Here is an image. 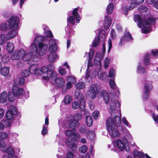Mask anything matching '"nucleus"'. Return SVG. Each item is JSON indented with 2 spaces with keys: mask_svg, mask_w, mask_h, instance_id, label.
<instances>
[{
  "mask_svg": "<svg viewBox=\"0 0 158 158\" xmlns=\"http://www.w3.org/2000/svg\"><path fill=\"white\" fill-rule=\"evenodd\" d=\"M7 99V94L6 92H3L1 94L0 96V102L1 103L5 102Z\"/></svg>",
  "mask_w": 158,
  "mask_h": 158,
  "instance_id": "nucleus-35",
  "label": "nucleus"
},
{
  "mask_svg": "<svg viewBox=\"0 0 158 158\" xmlns=\"http://www.w3.org/2000/svg\"><path fill=\"white\" fill-rule=\"evenodd\" d=\"M85 103L84 101L82 99L80 102V104L77 101H74L72 103V107L73 109L76 110L79 107L81 111H84L85 109Z\"/></svg>",
  "mask_w": 158,
  "mask_h": 158,
  "instance_id": "nucleus-18",
  "label": "nucleus"
},
{
  "mask_svg": "<svg viewBox=\"0 0 158 158\" xmlns=\"http://www.w3.org/2000/svg\"><path fill=\"white\" fill-rule=\"evenodd\" d=\"M49 74H52V76L50 77V81L51 83L55 84V85L59 88L62 87L65 84L64 79L61 77H57V74L56 72L49 73Z\"/></svg>",
  "mask_w": 158,
  "mask_h": 158,
  "instance_id": "nucleus-7",
  "label": "nucleus"
},
{
  "mask_svg": "<svg viewBox=\"0 0 158 158\" xmlns=\"http://www.w3.org/2000/svg\"><path fill=\"white\" fill-rule=\"evenodd\" d=\"M67 81L71 83L74 84L76 82L75 77L73 76H68L67 78Z\"/></svg>",
  "mask_w": 158,
  "mask_h": 158,
  "instance_id": "nucleus-47",
  "label": "nucleus"
},
{
  "mask_svg": "<svg viewBox=\"0 0 158 158\" xmlns=\"http://www.w3.org/2000/svg\"><path fill=\"white\" fill-rule=\"evenodd\" d=\"M75 87L78 89H83L85 88V85L84 82L80 81L76 84Z\"/></svg>",
  "mask_w": 158,
  "mask_h": 158,
  "instance_id": "nucleus-41",
  "label": "nucleus"
},
{
  "mask_svg": "<svg viewBox=\"0 0 158 158\" xmlns=\"http://www.w3.org/2000/svg\"><path fill=\"white\" fill-rule=\"evenodd\" d=\"M64 101L65 104H69L72 101V98L70 96L67 95L65 97Z\"/></svg>",
  "mask_w": 158,
  "mask_h": 158,
  "instance_id": "nucleus-49",
  "label": "nucleus"
},
{
  "mask_svg": "<svg viewBox=\"0 0 158 158\" xmlns=\"http://www.w3.org/2000/svg\"><path fill=\"white\" fill-rule=\"evenodd\" d=\"M29 72L32 74H38L39 69H38V65L35 64L31 65L29 68Z\"/></svg>",
  "mask_w": 158,
  "mask_h": 158,
  "instance_id": "nucleus-22",
  "label": "nucleus"
},
{
  "mask_svg": "<svg viewBox=\"0 0 158 158\" xmlns=\"http://www.w3.org/2000/svg\"><path fill=\"white\" fill-rule=\"evenodd\" d=\"M132 39L131 34L128 32H126L124 33V36L122 37L118 45L120 46H122L124 44V40L127 42H130L132 40Z\"/></svg>",
  "mask_w": 158,
  "mask_h": 158,
  "instance_id": "nucleus-16",
  "label": "nucleus"
},
{
  "mask_svg": "<svg viewBox=\"0 0 158 158\" xmlns=\"http://www.w3.org/2000/svg\"><path fill=\"white\" fill-rule=\"evenodd\" d=\"M43 37L42 36H38L35 37L34 39V41L33 43L37 45L39 43H42L41 42L43 40Z\"/></svg>",
  "mask_w": 158,
  "mask_h": 158,
  "instance_id": "nucleus-44",
  "label": "nucleus"
},
{
  "mask_svg": "<svg viewBox=\"0 0 158 158\" xmlns=\"http://www.w3.org/2000/svg\"><path fill=\"white\" fill-rule=\"evenodd\" d=\"M79 125V122L77 120H74L71 121L69 124V127L73 129L77 127Z\"/></svg>",
  "mask_w": 158,
  "mask_h": 158,
  "instance_id": "nucleus-28",
  "label": "nucleus"
},
{
  "mask_svg": "<svg viewBox=\"0 0 158 158\" xmlns=\"http://www.w3.org/2000/svg\"><path fill=\"white\" fill-rule=\"evenodd\" d=\"M102 95L105 103L106 104L108 103L109 100V98L106 91L105 90H103L102 92Z\"/></svg>",
  "mask_w": 158,
  "mask_h": 158,
  "instance_id": "nucleus-31",
  "label": "nucleus"
},
{
  "mask_svg": "<svg viewBox=\"0 0 158 158\" xmlns=\"http://www.w3.org/2000/svg\"><path fill=\"white\" fill-rule=\"evenodd\" d=\"M80 150L81 153H85L87 150V148L85 145H83L80 148Z\"/></svg>",
  "mask_w": 158,
  "mask_h": 158,
  "instance_id": "nucleus-54",
  "label": "nucleus"
},
{
  "mask_svg": "<svg viewBox=\"0 0 158 158\" xmlns=\"http://www.w3.org/2000/svg\"><path fill=\"white\" fill-rule=\"evenodd\" d=\"M101 61V55L99 52H97L95 56L94 59V63L97 65H99L100 64Z\"/></svg>",
  "mask_w": 158,
  "mask_h": 158,
  "instance_id": "nucleus-29",
  "label": "nucleus"
},
{
  "mask_svg": "<svg viewBox=\"0 0 158 158\" xmlns=\"http://www.w3.org/2000/svg\"><path fill=\"white\" fill-rule=\"evenodd\" d=\"M52 72H56L53 67L50 66L48 67L44 66L41 69H39L38 74L44 75L42 76L43 79L46 81H49L50 80L49 76L52 77L53 75L52 74H49V73Z\"/></svg>",
  "mask_w": 158,
  "mask_h": 158,
  "instance_id": "nucleus-6",
  "label": "nucleus"
},
{
  "mask_svg": "<svg viewBox=\"0 0 158 158\" xmlns=\"http://www.w3.org/2000/svg\"><path fill=\"white\" fill-rule=\"evenodd\" d=\"M91 60L88 59V62L87 69L86 70L85 75V79L88 80L89 82V80L90 81L92 79V77H93L95 75L94 74H90V71L92 69L93 66V64L91 62Z\"/></svg>",
  "mask_w": 158,
  "mask_h": 158,
  "instance_id": "nucleus-11",
  "label": "nucleus"
},
{
  "mask_svg": "<svg viewBox=\"0 0 158 158\" xmlns=\"http://www.w3.org/2000/svg\"><path fill=\"white\" fill-rule=\"evenodd\" d=\"M114 9V5L112 3H109L106 8L107 13L108 14H111Z\"/></svg>",
  "mask_w": 158,
  "mask_h": 158,
  "instance_id": "nucleus-40",
  "label": "nucleus"
},
{
  "mask_svg": "<svg viewBox=\"0 0 158 158\" xmlns=\"http://www.w3.org/2000/svg\"><path fill=\"white\" fill-rule=\"evenodd\" d=\"M57 40L53 38L49 40V50L50 52H54L57 50Z\"/></svg>",
  "mask_w": 158,
  "mask_h": 158,
  "instance_id": "nucleus-15",
  "label": "nucleus"
},
{
  "mask_svg": "<svg viewBox=\"0 0 158 158\" xmlns=\"http://www.w3.org/2000/svg\"><path fill=\"white\" fill-rule=\"evenodd\" d=\"M111 36L113 39H115L116 37V35L115 31L113 29H112L110 32Z\"/></svg>",
  "mask_w": 158,
  "mask_h": 158,
  "instance_id": "nucleus-63",
  "label": "nucleus"
},
{
  "mask_svg": "<svg viewBox=\"0 0 158 158\" xmlns=\"http://www.w3.org/2000/svg\"><path fill=\"white\" fill-rule=\"evenodd\" d=\"M110 59L108 58H106L104 61V66L105 68H107L108 66H109V64L110 62Z\"/></svg>",
  "mask_w": 158,
  "mask_h": 158,
  "instance_id": "nucleus-58",
  "label": "nucleus"
},
{
  "mask_svg": "<svg viewBox=\"0 0 158 158\" xmlns=\"http://www.w3.org/2000/svg\"><path fill=\"white\" fill-rule=\"evenodd\" d=\"M29 73H30L29 70L28 71L27 70H25L21 73V75L23 77H26L29 75Z\"/></svg>",
  "mask_w": 158,
  "mask_h": 158,
  "instance_id": "nucleus-57",
  "label": "nucleus"
},
{
  "mask_svg": "<svg viewBox=\"0 0 158 158\" xmlns=\"http://www.w3.org/2000/svg\"><path fill=\"white\" fill-rule=\"evenodd\" d=\"M94 53V50L91 49L89 53H88L87 54H86L85 55H88L89 57L88 59L92 60V57L93 56Z\"/></svg>",
  "mask_w": 158,
  "mask_h": 158,
  "instance_id": "nucleus-55",
  "label": "nucleus"
},
{
  "mask_svg": "<svg viewBox=\"0 0 158 158\" xmlns=\"http://www.w3.org/2000/svg\"><path fill=\"white\" fill-rule=\"evenodd\" d=\"M17 113V110L14 106H11L10 109L8 110L6 114V118L7 120L12 121L14 119L15 116Z\"/></svg>",
  "mask_w": 158,
  "mask_h": 158,
  "instance_id": "nucleus-10",
  "label": "nucleus"
},
{
  "mask_svg": "<svg viewBox=\"0 0 158 158\" xmlns=\"http://www.w3.org/2000/svg\"><path fill=\"white\" fill-rule=\"evenodd\" d=\"M59 72L60 74L62 75H65L66 73L65 69L62 68H60L59 69Z\"/></svg>",
  "mask_w": 158,
  "mask_h": 158,
  "instance_id": "nucleus-59",
  "label": "nucleus"
},
{
  "mask_svg": "<svg viewBox=\"0 0 158 158\" xmlns=\"http://www.w3.org/2000/svg\"><path fill=\"white\" fill-rule=\"evenodd\" d=\"M99 114V113L98 111H94L93 114V116L94 118L95 119H97L98 117Z\"/></svg>",
  "mask_w": 158,
  "mask_h": 158,
  "instance_id": "nucleus-61",
  "label": "nucleus"
},
{
  "mask_svg": "<svg viewBox=\"0 0 158 158\" xmlns=\"http://www.w3.org/2000/svg\"><path fill=\"white\" fill-rule=\"evenodd\" d=\"M134 20L136 22L138 27L142 28L141 31L143 33H148L151 30V25L155 24V19L152 17L148 18L147 21L145 19H142L138 15H135Z\"/></svg>",
  "mask_w": 158,
  "mask_h": 158,
  "instance_id": "nucleus-3",
  "label": "nucleus"
},
{
  "mask_svg": "<svg viewBox=\"0 0 158 158\" xmlns=\"http://www.w3.org/2000/svg\"><path fill=\"white\" fill-rule=\"evenodd\" d=\"M12 91L16 96H19L23 95L24 93L23 89L22 88H19L18 85L16 84H14L13 85Z\"/></svg>",
  "mask_w": 158,
  "mask_h": 158,
  "instance_id": "nucleus-19",
  "label": "nucleus"
},
{
  "mask_svg": "<svg viewBox=\"0 0 158 158\" xmlns=\"http://www.w3.org/2000/svg\"><path fill=\"white\" fill-rule=\"evenodd\" d=\"M46 35L47 37H53V35L51 32L50 30L47 31L46 33Z\"/></svg>",
  "mask_w": 158,
  "mask_h": 158,
  "instance_id": "nucleus-64",
  "label": "nucleus"
},
{
  "mask_svg": "<svg viewBox=\"0 0 158 158\" xmlns=\"http://www.w3.org/2000/svg\"><path fill=\"white\" fill-rule=\"evenodd\" d=\"M109 84L110 85L111 89H117V92H116V94L118 96L119 94V91L114 81V79H110L109 81Z\"/></svg>",
  "mask_w": 158,
  "mask_h": 158,
  "instance_id": "nucleus-24",
  "label": "nucleus"
},
{
  "mask_svg": "<svg viewBox=\"0 0 158 158\" xmlns=\"http://www.w3.org/2000/svg\"><path fill=\"white\" fill-rule=\"evenodd\" d=\"M109 77L112 78L114 79L115 77V73L114 69L112 68L111 69L109 72Z\"/></svg>",
  "mask_w": 158,
  "mask_h": 158,
  "instance_id": "nucleus-52",
  "label": "nucleus"
},
{
  "mask_svg": "<svg viewBox=\"0 0 158 158\" xmlns=\"http://www.w3.org/2000/svg\"><path fill=\"white\" fill-rule=\"evenodd\" d=\"M15 96L14 92H9L8 94V98L10 101L14 102L15 99Z\"/></svg>",
  "mask_w": 158,
  "mask_h": 158,
  "instance_id": "nucleus-45",
  "label": "nucleus"
},
{
  "mask_svg": "<svg viewBox=\"0 0 158 158\" xmlns=\"http://www.w3.org/2000/svg\"><path fill=\"white\" fill-rule=\"evenodd\" d=\"M8 137L9 135L3 131L0 132V138L1 139H6Z\"/></svg>",
  "mask_w": 158,
  "mask_h": 158,
  "instance_id": "nucleus-50",
  "label": "nucleus"
},
{
  "mask_svg": "<svg viewBox=\"0 0 158 158\" xmlns=\"http://www.w3.org/2000/svg\"><path fill=\"white\" fill-rule=\"evenodd\" d=\"M122 121L123 123L126 126L129 127H131V125L128 123L125 117H123L122 118Z\"/></svg>",
  "mask_w": 158,
  "mask_h": 158,
  "instance_id": "nucleus-53",
  "label": "nucleus"
},
{
  "mask_svg": "<svg viewBox=\"0 0 158 158\" xmlns=\"http://www.w3.org/2000/svg\"><path fill=\"white\" fill-rule=\"evenodd\" d=\"M122 131L123 133L125 135H126L127 137H129V138H131L129 132L125 127H122Z\"/></svg>",
  "mask_w": 158,
  "mask_h": 158,
  "instance_id": "nucleus-46",
  "label": "nucleus"
},
{
  "mask_svg": "<svg viewBox=\"0 0 158 158\" xmlns=\"http://www.w3.org/2000/svg\"><path fill=\"white\" fill-rule=\"evenodd\" d=\"M87 126L91 127L93 124V119L92 117L89 115L86 116L85 118Z\"/></svg>",
  "mask_w": 158,
  "mask_h": 158,
  "instance_id": "nucleus-39",
  "label": "nucleus"
},
{
  "mask_svg": "<svg viewBox=\"0 0 158 158\" xmlns=\"http://www.w3.org/2000/svg\"><path fill=\"white\" fill-rule=\"evenodd\" d=\"M111 23V19L110 16L107 15L105 16V19L104 23V26L105 29L109 28Z\"/></svg>",
  "mask_w": 158,
  "mask_h": 158,
  "instance_id": "nucleus-26",
  "label": "nucleus"
},
{
  "mask_svg": "<svg viewBox=\"0 0 158 158\" xmlns=\"http://www.w3.org/2000/svg\"><path fill=\"white\" fill-rule=\"evenodd\" d=\"M152 81H149L145 84L143 95V99L144 100H147L149 97V92L152 89Z\"/></svg>",
  "mask_w": 158,
  "mask_h": 158,
  "instance_id": "nucleus-9",
  "label": "nucleus"
},
{
  "mask_svg": "<svg viewBox=\"0 0 158 158\" xmlns=\"http://www.w3.org/2000/svg\"><path fill=\"white\" fill-rule=\"evenodd\" d=\"M23 53H24V50L23 49L16 50L11 55V59L13 60H18L21 59Z\"/></svg>",
  "mask_w": 158,
  "mask_h": 158,
  "instance_id": "nucleus-13",
  "label": "nucleus"
},
{
  "mask_svg": "<svg viewBox=\"0 0 158 158\" xmlns=\"http://www.w3.org/2000/svg\"><path fill=\"white\" fill-rule=\"evenodd\" d=\"M7 155H4L3 158H17L15 154L14 151L11 146L7 148L5 150Z\"/></svg>",
  "mask_w": 158,
  "mask_h": 158,
  "instance_id": "nucleus-17",
  "label": "nucleus"
},
{
  "mask_svg": "<svg viewBox=\"0 0 158 158\" xmlns=\"http://www.w3.org/2000/svg\"><path fill=\"white\" fill-rule=\"evenodd\" d=\"M10 59L9 56L7 55H4L2 56V61L3 63H8Z\"/></svg>",
  "mask_w": 158,
  "mask_h": 158,
  "instance_id": "nucleus-51",
  "label": "nucleus"
},
{
  "mask_svg": "<svg viewBox=\"0 0 158 158\" xmlns=\"http://www.w3.org/2000/svg\"><path fill=\"white\" fill-rule=\"evenodd\" d=\"M65 30L66 33L68 34L69 36L73 34L74 33L73 29L71 28V27L68 26V24L67 27L65 28Z\"/></svg>",
  "mask_w": 158,
  "mask_h": 158,
  "instance_id": "nucleus-43",
  "label": "nucleus"
},
{
  "mask_svg": "<svg viewBox=\"0 0 158 158\" xmlns=\"http://www.w3.org/2000/svg\"><path fill=\"white\" fill-rule=\"evenodd\" d=\"M53 52H51L48 56V59L50 62H54L57 60L59 58L56 53H53Z\"/></svg>",
  "mask_w": 158,
  "mask_h": 158,
  "instance_id": "nucleus-25",
  "label": "nucleus"
},
{
  "mask_svg": "<svg viewBox=\"0 0 158 158\" xmlns=\"http://www.w3.org/2000/svg\"><path fill=\"white\" fill-rule=\"evenodd\" d=\"M111 23V19L110 16L107 15L105 16V19L104 23V26L105 29L109 28Z\"/></svg>",
  "mask_w": 158,
  "mask_h": 158,
  "instance_id": "nucleus-27",
  "label": "nucleus"
},
{
  "mask_svg": "<svg viewBox=\"0 0 158 158\" xmlns=\"http://www.w3.org/2000/svg\"><path fill=\"white\" fill-rule=\"evenodd\" d=\"M146 2L149 4L153 3L154 7L158 10V0H146Z\"/></svg>",
  "mask_w": 158,
  "mask_h": 158,
  "instance_id": "nucleus-42",
  "label": "nucleus"
},
{
  "mask_svg": "<svg viewBox=\"0 0 158 158\" xmlns=\"http://www.w3.org/2000/svg\"><path fill=\"white\" fill-rule=\"evenodd\" d=\"M133 154L135 158L139 157L142 158L144 157V154L140 151H138L136 150H134L133 152Z\"/></svg>",
  "mask_w": 158,
  "mask_h": 158,
  "instance_id": "nucleus-32",
  "label": "nucleus"
},
{
  "mask_svg": "<svg viewBox=\"0 0 158 158\" xmlns=\"http://www.w3.org/2000/svg\"><path fill=\"white\" fill-rule=\"evenodd\" d=\"M120 103L118 101L110 100V108L111 110H114L117 108H119Z\"/></svg>",
  "mask_w": 158,
  "mask_h": 158,
  "instance_id": "nucleus-23",
  "label": "nucleus"
},
{
  "mask_svg": "<svg viewBox=\"0 0 158 158\" xmlns=\"http://www.w3.org/2000/svg\"><path fill=\"white\" fill-rule=\"evenodd\" d=\"M139 9V11L141 12H145L148 10L147 7L143 6H140Z\"/></svg>",
  "mask_w": 158,
  "mask_h": 158,
  "instance_id": "nucleus-56",
  "label": "nucleus"
},
{
  "mask_svg": "<svg viewBox=\"0 0 158 158\" xmlns=\"http://www.w3.org/2000/svg\"><path fill=\"white\" fill-rule=\"evenodd\" d=\"M31 52H26L24 50V53L22 55V59L24 61H27L31 60Z\"/></svg>",
  "mask_w": 158,
  "mask_h": 158,
  "instance_id": "nucleus-30",
  "label": "nucleus"
},
{
  "mask_svg": "<svg viewBox=\"0 0 158 158\" xmlns=\"http://www.w3.org/2000/svg\"><path fill=\"white\" fill-rule=\"evenodd\" d=\"M144 1V0H131V4L128 9V10H132L136 6L143 3Z\"/></svg>",
  "mask_w": 158,
  "mask_h": 158,
  "instance_id": "nucleus-21",
  "label": "nucleus"
},
{
  "mask_svg": "<svg viewBox=\"0 0 158 158\" xmlns=\"http://www.w3.org/2000/svg\"><path fill=\"white\" fill-rule=\"evenodd\" d=\"M146 72L145 68L142 66V64L140 63L139 64L137 68V72L139 73L143 74Z\"/></svg>",
  "mask_w": 158,
  "mask_h": 158,
  "instance_id": "nucleus-37",
  "label": "nucleus"
},
{
  "mask_svg": "<svg viewBox=\"0 0 158 158\" xmlns=\"http://www.w3.org/2000/svg\"><path fill=\"white\" fill-rule=\"evenodd\" d=\"M121 115L120 117L115 116L113 118L111 117L108 118L106 120V124L107 131L110 135L113 138H116L120 136L118 127L121 124Z\"/></svg>",
  "mask_w": 158,
  "mask_h": 158,
  "instance_id": "nucleus-2",
  "label": "nucleus"
},
{
  "mask_svg": "<svg viewBox=\"0 0 158 158\" xmlns=\"http://www.w3.org/2000/svg\"><path fill=\"white\" fill-rule=\"evenodd\" d=\"M19 23V18L16 16H13L5 23L0 24L1 30H4V31L9 30L6 35V40L12 39L17 35Z\"/></svg>",
  "mask_w": 158,
  "mask_h": 158,
  "instance_id": "nucleus-1",
  "label": "nucleus"
},
{
  "mask_svg": "<svg viewBox=\"0 0 158 158\" xmlns=\"http://www.w3.org/2000/svg\"><path fill=\"white\" fill-rule=\"evenodd\" d=\"M122 140L117 139L114 141L113 144L115 148V149L118 148L120 151H123L124 149L126 151L129 152H130L129 147L127 143V140L126 138L123 137L122 138Z\"/></svg>",
  "mask_w": 158,
  "mask_h": 158,
  "instance_id": "nucleus-5",
  "label": "nucleus"
},
{
  "mask_svg": "<svg viewBox=\"0 0 158 158\" xmlns=\"http://www.w3.org/2000/svg\"><path fill=\"white\" fill-rule=\"evenodd\" d=\"M10 68L9 67H5L2 68L1 70V74L4 76H7L9 73Z\"/></svg>",
  "mask_w": 158,
  "mask_h": 158,
  "instance_id": "nucleus-33",
  "label": "nucleus"
},
{
  "mask_svg": "<svg viewBox=\"0 0 158 158\" xmlns=\"http://www.w3.org/2000/svg\"><path fill=\"white\" fill-rule=\"evenodd\" d=\"M149 54L148 53L146 54L144 59V62L146 65H148L150 64Z\"/></svg>",
  "mask_w": 158,
  "mask_h": 158,
  "instance_id": "nucleus-48",
  "label": "nucleus"
},
{
  "mask_svg": "<svg viewBox=\"0 0 158 158\" xmlns=\"http://www.w3.org/2000/svg\"><path fill=\"white\" fill-rule=\"evenodd\" d=\"M6 48L8 53H12L14 51V46L13 43L8 42L7 44Z\"/></svg>",
  "mask_w": 158,
  "mask_h": 158,
  "instance_id": "nucleus-34",
  "label": "nucleus"
},
{
  "mask_svg": "<svg viewBox=\"0 0 158 158\" xmlns=\"http://www.w3.org/2000/svg\"><path fill=\"white\" fill-rule=\"evenodd\" d=\"M87 130L86 127H82L79 129V132L82 133H85Z\"/></svg>",
  "mask_w": 158,
  "mask_h": 158,
  "instance_id": "nucleus-62",
  "label": "nucleus"
},
{
  "mask_svg": "<svg viewBox=\"0 0 158 158\" xmlns=\"http://www.w3.org/2000/svg\"><path fill=\"white\" fill-rule=\"evenodd\" d=\"M98 78L101 80H104L106 79L107 77L106 73L101 70L98 71Z\"/></svg>",
  "mask_w": 158,
  "mask_h": 158,
  "instance_id": "nucleus-36",
  "label": "nucleus"
},
{
  "mask_svg": "<svg viewBox=\"0 0 158 158\" xmlns=\"http://www.w3.org/2000/svg\"><path fill=\"white\" fill-rule=\"evenodd\" d=\"M87 93L88 95L91 98H95L98 93L96 86L94 84L92 85L89 88Z\"/></svg>",
  "mask_w": 158,
  "mask_h": 158,
  "instance_id": "nucleus-12",
  "label": "nucleus"
},
{
  "mask_svg": "<svg viewBox=\"0 0 158 158\" xmlns=\"http://www.w3.org/2000/svg\"><path fill=\"white\" fill-rule=\"evenodd\" d=\"M47 132V127L44 125L43 126V129L41 131L42 135H44Z\"/></svg>",
  "mask_w": 158,
  "mask_h": 158,
  "instance_id": "nucleus-60",
  "label": "nucleus"
},
{
  "mask_svg": "<svg viewBox=\"0 0 158 158\" xmlns=\"http://www.w3.org/2000/svg\"><path fill=\"white\" fill-rule=\"evenodd\" d=\"M31 52H33V54H31V60L33 62H37L39 60V57L38 55V54H35V52L33 51H31Z\"/></svg>",
  "mask_w": 158,
  "mask_h": 158,
  "instance_id": "nucleus-38",
  "label": "nucleus"
},
{
  "mask_svg": "<svg viewBox=\"0 0 158 158\" xmlns=\"http://www.w3.org/2000/svg\"><path fill=\"white\" fill-rule=\"evenodd\" d=\"M79 12H81V9L80 8H75L72 12L73 16H70L68 18V21L70 23L73 25H74L75 23V19L76 22L78 23L81 20L80 16L79 15Z\"/></svg>",
  "mask_w": 158,
  "mask_h": 158,
  "instance_id": "nucleus-8",
  "label": "nucleus"
},
{
  "mask_svg": "<svg viewBox=\"0 0 158 158\" xmlns=\"http://www.w3.org/2000/svg\"><path fill=\"white\" fill-rule=\"evenodd\" d=\"M48 48L47 44L44 43H39L37 45L32 43L30 47L31 51L35 52V54H38L39 55L43 56L47 52Z\"/></svg>",
  "mask_w": 158,
  "mask_h": 158,
  "instance_id": "nucleus-4",
  "label": "nucleus"
},
{
  "mask_svg": "<svg viewBox=\"0 0 158 158\" xmlns=\"http://www.w3.org/2000/svg\"><path fill=\"white\" fill-rule=\"evenodd\" d=\"M105 31L104 30H101L99 31L98 35L99 37H97L95 38L92 43L93 47H95L99 44L100 40V37L102 38V40H103L105 39Z\"/></svg>",
  "mask_w": 158,
  "mask_h": 158,
  "instance_id": "nucleus-14",
  "label": "nucleus"
},
{
  "mask_svg": "<svg viewBox=\"0 0 158 158\" xmlns=\"http://www.w3.org/2000/svg\"><path fill=\"white\" fill-rule=\"evenodd\" d=\"M65 143L69 146L71 147L72 151H74L76 148L75 140L71 136H69L66 139Z\"/></svg>",
  "mask_w": 158,
  "mask_h": 158,
  "instance_id": "nucleus-20",
  "label": "nucleus"
}]
</instances>
